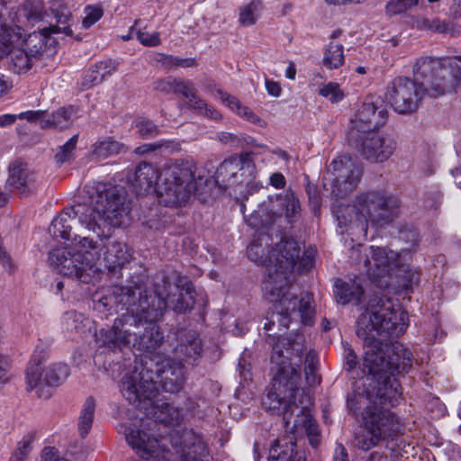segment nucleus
I'll return each instance as SVG.
<instances>
[{
    "instance_id": "obj_11",
    "label": "nucleus",
    "mask_w": 461,
    "mask_h": 461,
    "mask_svg": "<svg viewBox=\"0 0 461 461\" xmlns=\"http://www.w3.org/2000/svg\"><path fill=\"white\" fill-rule=\"evenodd\" d=\"M145 325V314L141 312H123L117 317L113 324L101 329L97 334L100 348L112 352H122L130 348Z\"/></svg>"
},
{
    "instance_id": "obj_35",
    "label": "nucleus",
    "mask_w": 461,
    "mask_h": 461,
    "mask_svg": "<svg viewBox=\"0 0 461 461\" xmlns=\"http://www.w3.org/2000/svg\"><path fill=\"white\" fill-rule=\"evenodd\" d=\"M273 206L274 210L283 211V216L290 223L295 221L300 216V203L292 191H287L284 196L276 195L273 198Z\"/></svg>"
},
{
    "instance_id": "obj_25",
    "label": "nucleus",
    "mask_w": 461,
    "mask_h": 461,
    "mask_svg": "<svg viewBox=\"0 0 461 461\" xmlns=\"http://www.w3.org/2000/svg\"><path fill=\"white\" fill-rule=\"evenodd\" d=\"M127 443L142 459L149 460L158 456V440L141 429L129 428L125 433Z\"/></svg>"
},
{
    "instance_id": "obj_45",
    "label": "nucleus",
    "mask_w": 461,
    "mask_h": 461,
    "mask_svg": "<svg viewBox=\"0 0 461 461\" xmlns=\"http://www.w3.org/2000/svg\"><path fill=\"white\" fill-rule=\"evenodd\" d=\"M261 10V0H251L248 5L240 7L239 14L240 24L242 26H251L255 24Z\"/></svg>"
},
{
    "instance_id": "obj_55",
    "label": "nucleus",
    "mask_w": 461,
    "mask_h": 461,
    "mask_svg": "<svg viewBox=\"0 0 461 461\" xmlns=\"http://www.w3.org/2000/svg\"><path fill=\"white\" fill-rule=\"evenodd\" d=\"M104 81L100 70L96 67L91 68L82 78L81 86L83 88L88 89L94 86L99 85Z\"/></svg>"
},
{
    "instance_id": "obj_4",
    "label": "nucleus",
    "mask_w": 461,
    "mask_h": 461,
    "mask_svg": "<svg viewBox=\"0 0 461 461\" xmlns=\"http://www.w3.org/2000/svg\"><path fill=\"white\" fill-rule=\"evenodd\" d=\"M402 201L385 190H368L358 194L354 204L338 206L336 217L339 226L356 227L367 232L368 225L382 228L392 223L400 215Z\"/></svg>"
},
{
    "instance_id": "obj_5",
    "label": "nucleus",
    "mask_w": 461,
    "mask_h": 461,
    "mask_svg": "<svg viewBox=\"0 0 461 461\" xmlns=\"http://www.w3.org/2000/svg\"><path fill=\"white\" fill-rule=\"evenodd\" d=\"M186 381V372L181 363L167 362L163 366L156 365L152 370L142 366L138 371L125 375L121 381V393L122 396L135 406L141 402L150 403V400L158 395L159 383L161 389L169 393H177L184 388Z\"/></svg>"
},
{
    "instance_id": "obj_51",
    "label": "nucleus",
    "mask_w": 461,
    "mask_h": 461,
    "mask_svg": "<svg viewBox=\"0 0 461 461\" xmlns=\"http://www.w3.org/2000/svg\"><path fill=\"white\" fill-rule=\"evenodd\" d=\"M158 61H161L164 66L168 68H193L197 66V61L194 58L181 59L172 55L160 54V59H158Z\"/></svg>"
},
{
    "instance_id": "obj_1",
    "label": "nucleus",
    "mask_w": 461,
    "mask_h": 461,
    "mask_svg": "<svg viewBox=\"0 0 461 461\" xmlns=\"http://www.w3.org/2000/svg\"><path fill=\"white\" fill-rule=\"evenodd\" d=\"M408 327V314L394 308L390 300L380 294L368 300L367 307L357 321L356 333L364 340L362 364L364 390L369 404L361 413V430L356 434L354 445L367 451L385 442L394 458L402 456L398 438L404 432L402 420L390 410L402 399V388L396 375L412 367V353L402 344L384 343L376 335L399 337Z\"/></svg>"
},
{
    "instance_id": "obj_46",
    "label": "nucleus",
    "mask_w": 461,
    "mask_h": 461,
    "mask_svg": "<svg viewBox=\"0 0 461 461\" xmlns=\"http://www.w3.org/2000/svg\"><path fill=\"white\" fill-rule=\"evenodd\" d=\"M418 4L419 0H389L385 5V13L389 16L401 14Z\"/></svg>"
},
{
    "instance_id": "obj_30",
    "label": "nucleus",
    "mask_w": 461,
    "mask_h": 461,
    "mask_svg": "<svg viewBox=\"0 0 461 461\" xmlns=\"http://www.w3.org/2000/svg\"><path fill=\"white\" fill-rule=\"evenodd\" d=\"M74 209L75 205L71 208H67L52 220L49 231L53 237L72 241L74 235L71 234V230L77 224L86 228V224L79 221V216L75 213Z\"/></svg>"
},
{
    "instance_id": "obj_44",
    "label": "nucleus",
    "mask_w": 461,
    "mask_h": 461,
    "mask_svg": "<svg viewBox=\"0 0 461 461\" xmlns=\"http://www.w3.org/2000/svg\"><path fill=\"white\" fill-rule=\"evenodd\" d=\"M10 53V69L16 74L27 72L32 68V56L24 50L17 49Z\"/></svg>"
},
{
    "instance_id": "obj_20",
    "label": "nucleus",
    "mask_w": 461,
    "mask_h": 461,
    "mask_svg": "<svg viewBox=\"0 0 461 461\" xmlns=\"http://www.w3.org/2000/svg\"><path fill=\"white\" fill-rule=\"evenodd\" d=\"M69 375V367L64 363H55L50 365L44 370L41 367V362L37 357H33L26 368L27 390L31 391L38 388L39 396L48 398L50 393H44L43 386H59Z\"/></svg>"
},
{
    "instance_id": "obj_6",
    "label": "nucleus",
    "mask_w": 461,
    "mask_h": 461,
    "mask_svg": "<svg viewBox=\"0 0 461 461\" xmlns=\"http://www.w3.org/2000/svg\"><path fill=\"white\" fill-rule=\"evenodd\" d=\"M87 194L88 203H77L74 211L88 230L95 231L97 221L103 219L113 226L120 225L122 217L130 212L126 192L122 187L97 182L93 186H87Z\"/></svg>"
},
{
    "instance_id": "obj_8",
    "label": "nucleus",
    "mask_w": 461,
    "mask_h": 461,
    "mask_svg": "<svg viewBox=\"0 0 461 461\" xmlns=\"http://www.w3.org/2000/svg\"><path fill=\"white\" fill-rule=\"evenodd\" d=\"M194 173V166L188 161L165 164L157 183L159 203L165 206L185 204L196 187Z\"/></svg>"
},
{
    "instance_id": "obj_9",
    "label": "nucleus",
    "mask_w": 461,
    "mask_h": 461,
    "mask_svg": "<svg viewBox=\"0 0 461 461\" xmlns=\"http://www.w3.org/2000/svg\"><path fill=\"white\" fill-rule=\"evenodd\" d=\"M127 285H113L107 293L95 301V309L100 312L113 314V308L125 310V312H141L146 314L145 305H151L155 291L143 288L142 276H131Z\"/></svg>"
},
{
    "instance_id": "obj_32",
    "label": "nucleus",
    "mask_w": 461,
    "mask_h": 461,
    "mask_svg": "<svg viewBox=\"0 0 461 461\" xmlns=\"http://www.w3.org/2000/svg\"><path fill=\"white\" fill-rule=\"evenodd\" d=\"M158 176H160V168L148 162H140L136 167L132 183L137 194H143L153 189L157 192Z\"/></svg>"
},
{
    "instance_id": "obj_43",
    "label": "nucleus",
    "mask_w": 461,
    "mask_h": 461,
    "mask_svg": "<svg viewBox=\"0 0 461 461\" xmlns=\"http://www.w3.org/2000/svg\"><path fill=\"white\" fill-rule=\"evenodd\" d=\"M95 401L92 396L86 399L78 417V430L81 438H86L89 433L95 416Z\"/></svg>"
},
{
    "instance_id": "obj_36",
    "label": "nucleus",
    "mask_w": 461,
    "mask_h": 461,
    "mask_svg": "<svg viewBox=\"0 0 461 461\" xmlns=\"http://www.w3.org/2000/svg\"><path fill=\"white\" fill-rule=\"evenodd\" d=\"M268 461H306V459L304 456H298L294 441L290 440L281 445L276 439L269 449Z\"/></svg>"
},
{
    "instance_id": "obj_62",
    "label": "nucleus",
    "mask_w": 461,
    "mask_h": 461,
    "mask_svg": "<svg viewBox=\"0 0 461 461\" xmlns=\"http://www.w3.org/2000/svg\"><path fill=\"white\" fill-rule=\"evenodd\" d=\"M344 367L348 372L352 371L357 365V357L348 344L344 345Z\"/></svg>"
},
{
    "instance_id": "obj_29",
    "label": "nucleus",
    "mask_w": 461,
    "mask_h": 461,
    "mask_svg": "<svg viewBox=\"0 0 461 461\" xmlns=\"http://www.w3.org/2000/svg\"><path fill=\"white\" fill-rule=\"evenodd\" d=\"M174 350L175 355L185 363L196 365L203 354L202 340L195 331L188 330L181 337Z\"/></svg>"
},
{
    "instance_id": "obj_50",
    "label": "nucleus",
    "mask_w": 461,
    "mask_h": 461,
    "mask_svg": "<svg viewBox=\"0 0 461 461\" xmlns=\"http://www.w3.org/2000/svg\"><path fill=\"white\" fill-rule=\"evenodd\" d=\"M364 390V377L361 379V385H357L355 391L347 397V407L348 411L356 414L362 407V400H366V393H360Z\"/></svg>"
},
{
    "instance_id": "obj_16",
    "label": "nucleus",
    "mask_w": 461,
    "mask_h": 461,
    "mask_svg": "<svg viewBox=\"0 0 461 461\" xmlns=\"http://www.w3.org/2000/svg\"><path fill=\"white\" fill-rule=\"evenodd\" d=\"M145 325L137 336L132 347L139 350L153 353L163 343L164 336L157 321L163 316L167 303L161 296L154 295L151 305H145Z\"/></svg>"
},
{
    "instance_id": "obj_61",
    "label": "nucleus",
    "mask_w": 461,
    "mask_h": 461,
    "mask_svg": "<svg viewBox=\"0 0 461 461\" xmlns=\"http://www.w3.org/2000/svg\"><path fill=\"white\" fill-rule=\"evenodd\" d=\"M221 100L231 110L233 111L234 113H238V112L240 110L241 106L243 105L240 100L233 96V95H230V94L222 91V90H218L217 91Z\"/></svg>"
},
{
    "instance_id": "obj_23",
    "label": "nucleus",
    "mask_w": 461,
    "mask_h": 461,
    "mask_svg": "<svg viewBox=\"0 0 461 461\" xmlns=\"http://www.w3.org/2000/svg\"><path fill=\"white\" fill-rule=\"evenodd\" d=\"M387 117L388 112L381 101H365L351 120L352 127L349 131L361 135L375 131L385 124Z\"/></svg>"
},
{
    "instance_id": "obj_2",
    "label": "nucleus",
    "mask_w": 461,
    "mask_h": 461,
    "mask_svg": "<svg viewBox=\"0 0 461 461\" xmlns=\"http://www.w3.org/2000/svg\"><path fill=\"white\" fill-rule=\"evenodd\" d=\"M272 345L271 362L277 367L271 385L262 398L263 406L273 414L283 415L288 425L294 410L301 408L295 402L299 393L301 369L305 347L301 336L268 335Z\"/></svg>"
},
{
    "instance_id": "obj_13",
    "label": "nucleus",
    "mask_w": 461,
    "mask_h": 461,
    "mask_svg": "<svg viewBox=\"0 0 461 461\" xmlns=\"http://www.w3.org/2000/svg\"><path fill=\"white\" fill-rule=\"evenodd\" d=\"M96 252L77 251L71 253L65 249H53L49 254V261L57 271L65 276L75 277L88 284L98 276Z\"/></svg>"
},
{
    "instance_id": "obj_34",
    "label": "nucleus",
    "mask_w": 461,
    "mask_h": 461,
    "mask_svg": "<svg viewBox=\"0 0 461 461\" xmlns=\"http://www.w3.org/2000/svg\"><path fill=\"white\" fill-rule=\"evenodd\" d=\"M334 295L339 303L358 305L364 296V288L357 280L338 279L334 285Z\"/></svg>"
},
{
    "instance_id": "obj_22",
    "label": "nucleus",
    "mask_w": 461,
    "mask_h": 461,
    "mask_svg": "<svg viewBox=\"0 0 461 461\" xmlns=\"http://www.w3.org/2000/svg\"><path fill=\"white\" fill-rule=\"evenodd\" d=\"M162 283L164 291L163 293L157 292V294L165 300L167 307L180 314L192 310L194 303V294L195 291L190 281L178 276L174 286L171 285L167 277H164Z\"/></svg>"
},
{
    "instance_id": "obj_54",
    "label": "nucleus",
    "mask_w": 461,
    "mask_h": 461,
    "mask_svg": "<svg viewBox=\"0 0 461 461\" xmlns=\"http://www.w3.org/2000/svg\"><path fill=\"white\" fill-rule=\"evenodd\" d=\"M85 14L86 15L82 21V27L88 29L102 18L104 12L100 7L87 6L85 9Z\"/></svg>"
},
{
    "instance_id": "obj_19",
    "label": "nucleus",
    "mask_w": 461,
    "mask_h": 461,
    "mask_svg": "<svg viewBox=\"0 0 461 461\" xmlns=\"http://www.w3.org/2000/svg\"><path fill=\"white\" fill-rule=\"evenodd\" d=\"M332 176L331 194L340 199L353 192L358 185L362 170L348 155L334 159L330 165Z\"/></svg>"
},
{
    "instance_id": "obj_17",
    "label": "nucleus",
    "mask_w": 461,
    "mask_h": 461,
    "mask_svg": "<svg viewBox=\"0 0 461 461\" xmlns=\"http://www.w3.org/2000/svg\"><path fill=\"white\" fill-rule=\"evenodd\" d=\"M246 173L249 176L256 173L252 152H242L225 158L216 169L215 183L223 190L243 185Z\"/></svg>"
},
{
    "instance_id": "obj_27",
    "label": "nucleus",
    "mask_w": 461,
    "mask_h": 461,
    "mask_svg": "<svg viewBox=\"0 0 461 461\" xmlns=\"http://www.w3.org/2000/svg\"><path fill=\"white\" fill-rule=\"evenodd\" d=\"M136 407L143 411L148 418L169 426H178L183 419L180 409L168 402H163L160 406H156L153 400H150V403H146L143 400L141 404Z\"/></svg>"
},
{
    "instance_id": "obj_14",
    "label": "nucleus",
    "mask_w": 461,
    "mask_h": 461,
    "mask_svg": "<svg viewBox=\"0 0 461 461\" xmlns=\"http://www.w3.org/2000/svg\"><path fill=\"white\" fill-rule=\"evenodd\" d=\"M348 142L355 147L366 160L383 163L388 160L396 149V140L390 134L369 131L356 135V131H348Z\"/></svg>"
},
{
    "instance_id": "obj_60",
    "label": "nucleus",
    "mask_w": 461,
    "mask_h": 461,
    "mask_svg": "<svg viewBox=\"0 0 461 461\" xmlns=\"http://www.w3.org/2000/svg\"><path fill=\"white\" fill-rule=\"evenodd\" d=\"M239 116L244 118L248 122L258 125L260 127H265L266 122L259 116H258L248 106L242 105L240 110L237 113Z\"/></svg>"
},
{
    "instance_id": "obj_31",
    "label": "nucleus",
    "mask_w": 461,
    "mask_h": 461,
    "mask_svg": "<svg viewBox=\"0 0 461 461\" xmlns=\"http://www.w3.org/2000/svg\"><path fill=\"white\" fill-rule=\"evenodd\" d=\"M282 216L283 211L274 210L273 197H268L267 201H264L256 211L244 218L251 228L262 230L271 227Z\"/></svg>"
},
{
    "instance_id": "obj_64",
    "label": "nucleus",
    "mask_w": 461,
    "mask_h": 461,
    "mask_svg": "<svg viewBox=\"0 0 461 461\" xmlns=\"http://www.w3.org/2000/svg\"><path fill=\"white\" fill-rule=\"evenodd\" d=\"M47 113L45 111L38 110V111H27L18 114L20 119H26L28 122H34L40 121L41 124L42 120H46Z\"/></svg>"
},
{
    "instance_id": "obj_39",
    "label": "nucleus",
    "mask_w": 461,
    "mask_h": 461,
    "mask_svg": "<svg viewBox=\"0 0 461 461\" xmlns=\"http://www.w3.org/2000/svg\"><path fill=\"white\" fill-rule=\"evenodd\" d=\"M76 118V110L73 106L61 107L54 112L46 120L41 121V127L67 128Z\"/></svg>"
},
{
    "instance_id": "obj_26",
    "label": "nucleus",
    "mask_w": 461,
    "mask_h": 461,
    "mask_svg": "<svg viewBox=\"0 0 461 461\" xmlns=\"http://www.w3.org/2000/svg\"><path fill=\"white\" fill-rule=\"evenodd\" d=\"M131 258V253L125 243L112 241L105 247L103 262L109 273L120 277L122 268L130 262Z\"/></svg>"
},
{
    "instance_id": "obj_18",
    "label": "nucleus",
    "mask_w": 461,
    "mask_h": 461,
    "mask_svg": "<svg viewBox=\"0 0 461 461\" xmlns=\"http://www.w3.org/2000/svg\"><path fill=\"white\" fill-rule=\"evenodd\" d=\"M269 241L270 237L267 233L259 232L258 236L255 237L247 248L248 258L257 265L266 267V277H268L270 267L276 269V273H278L282 261L285 260L291 254L287 249H283V245H287L289 242H297L293 239L281 240L279 243L276 244L275 248L269 250Z\"/></svg>"
},
{
    "instance_id": "obj_53",
    "label": "nucleus",
    "mask_w": 461,
    "mask_h": 461,
    "mask_svg": "<svg viewBox=\"0 0 461 461\" xmlns=\"http://www.w3.org/2000/svg\"><path fill=\"white\" fill-rule=\"evenodd\" d=\"M305 379L310 386H314L320 384L321 378L317 375L316 364L313 361V357L309 353L306 356V366L304 368Z\"/></svg>"
},
{
    "instance_id": "obj_52",
    "label": "nucleus",
    "mask_w": 461,
    "mask_h": 461,
    "mask_svg": "<svg viewBox=\"0 0 461 461\" xmlns=\"http://www.w3.org/2000/svg\"><path fill=\"white\" fill-rule=\"evenodd\" d=\"M32 436L27 435L18 443L16 451L10 457L9 461H24L26 456L32 450L31 444L32 442Z\"/></svg>"
},
{
    "instance_id": "obj_58",
    "label": "nucleus",
    "mask_w": 461,
    "mask_h": 461,
    "mask_svg": "<svg viewBox=\"0 0 461 461\" xmlns=\"http://www.w3.org/2000/svg\"><path fill=\"white\" fill-rule=\"evenodd\" d=\"M136 37L138 41L144 46L155 47L158 46L161 43L158 32L149 34L148 32L137 31Z\"/></svg>"
},
{
    "instance_id": "obj_3",
    "label": "nucleus",
    "mask_w": 461,
    "mask_h": 461,
    "mask_svg": "<svg viewBox=\"0 0 461 461\" xmlns=\"http://www.w3.org/2000/svg\"><path fill=\"white\" fill-rule=\"evenodd\" d=\"M291 254L283 260L276 269L269 268L268 277L263 281V290L266 298L274 303L280 325L288 328L293 321L300 320L304 325H312L315 313L312 306L313 299L311 294H304L298 298L288 293L289 277L294 269L295 258L298 257L299 245L297 242H289L283 245Z\"/></svg>"
},
{
    "instance_id": "obj_57",
    "label": "nucleus",
    "mask_w": 461,
    "mask_h": 461,
    "mask_svg": "<svg viewBox=\"0 0 461 461\" xmlns=\"http://www.w3.org/2000/svg\"><path fill=\"white\" fill-rule=\"evenodd\" d=\"M443 199V194L438 190L426 192L423 205L426 209L437 210Z\"/></svg>"
},
{
    "instance_id": "obj_10",
    "label": "nucleus",
    "mask_w": 461,
    "mask_h": 461,
    "mask_svg": "<svg viewBox=\"0 0 461 461\" xmlns=\"http://www.w3.org/2000/svg\"><path fill=\"white\" fill-rule=\"evenodd\" d=\"M399 254L387 248L358 245L353 248L350 259L365 271L372 283L379 287L389 285L385 279L393 267L397 266Z\"/></svg>"
},
{
    "instance_id": "obj_49",
    "label": "nucleus",
    "mask_w": 461,
    "mask_h": 461,
    "mask_svg": "<svg viewBox=\"0 0 461 461\" xmlns=\"http://www.w3.org/2000/svg\"><path fill=\"white\" fill-rule=\"evenodd\" d=\"M137 132L141 138L150 139L159 134V128L152 121L140 118L136 121Z\"/></svg>"
},
{
    "instance_id": "obj_33",
    "label": "nucleus",
    "mask_w": 461,
    "mask_h": 461,
    "mask_svg": "<svg viewBox=\"0 0 461 461\" xmlns=\"http://www.w3.org/2000/svg\"><path fill=\"white\" fill-rule=\"evenodd\" d=\"M412 26L420 31H429L434 33H447L453 37L458 36L461 26L453 22L441 20L438 17L432 19L417 15L412 19Z\"/></svg>"
},
{
    "instance_id": "obj_37",
    "label": "nucleus",
    "mask_w": 461,
    "mask_h": 461,
    "mask_svg": "<svg viewBox=\"0 0 461 461\" xmlns=\"http://www.w3.org/2000/svg\"><path fill=\"white\" fill-rule=\"evenodd\" d=\"M345 61L344 46L337 41H330L323 52L322 64L328 69H337Z\"/></svg>"
},
{
    "instance_id": "obj_28",
    "label": "nucleus",
    "mask_w": 461,
    "mask_h": 461,
    "mask_svg": "<svg viewBox=\"0 0 461 461\" xmlns=\"http://www.w3.org/2000/svg\"><path fill=\"white\" fill-rule=\"evenodd\" d=\"M56 41L51 37V33L46 27L38 32L30 33L24 41V50L34 59H39L43 55H52L55 52Z\"/></svg>"
},
{
    "instance_id": "obj_15",
    "label": "nucleus",
    "mask_w": 461,
    "mask_h": 461,
    "mask_svg": "<svg viewBox=\"0 0 461 461\" xmlns=\"http://www.w3.org/2000/svg\"><path fill=\"white\" fill-rule=\"evenodd\" d=\"M426 94V88L416 80L397 77L388 86L386 97L396 113L407 114L418 109Z\"/></svg>"
},
{
    "instance_id": "obj_12",
    "label": "nucleus",
    "mask_w": 461,
    "mask_h": 461,
    "mask_svg": "<svg viewBox=\"0 0 461 461\" xmlns=\"http://www.w3.org/2000/svg\"><path fill=\"white\" fill-rule=\"evenodd\" d=\"M446 59L421 57L417 59L413 66V74L416 80L426 88L427 95L430 97H438L454 90L457 84L450 71V68L444 64Z\"/></svg>"
},
{
    "instance_id": "obj_24",
    "label": "nucleus",
    "mask_w": 461,
    "mask_h": 461,
    "mask_svg": "<svg viewBox=\"0 0 461 461\" xmlns=\"http://www.w3.org/2000/svg\"><path fill=\"white\" fill-rule=\"evenodd\" d=\"M7 185L17 191L21 198L34 194L39 186L36 175L21 161L10 165Z\"/></svg>"
},
{
    "instance_id": "obj_48",
    "label": "nucleus",
    "mask_w": 461,
    "mask_h": 461,
    "mask_svg": "<svg viewBox=\"0 0 461 461\" xmlns=\"http://www.w3.org/2000/svg\"><path fill=\"white\" fill-rule=\"evenodd\" d=\"M78 140V135L72 136L65 144L59 147L58 152L55 154V160L59 164L69 160L73 156V151L76 149Z\"/></svg>"
},
{
    "instance_id": "obj_63",
    "label": "nucleus",
    "mask_w": 461,
    "mask_h": 461,
    "mask_svg": "<svg viewBox=\"0 0 461 461\" xmlns=\"http://www.w3.org/2000/svg\"><path fill=\"white\" fill-rule=\"evenodd\" d=\"M72 244L78 245L84 251H91L97 249V242L88 237H81L74 234Z\"/></svg>"
},
{
    "instance_id": "obj_7",
    "label": "nucleus",
    "mask_w": 461,
    "mask_h": 461,
    "mask_svg": "<svg viewBox=\"0 0 461 461\" xmlns=\"http://www.w3.org/2000/svg\"><path fill=\"white\" fill-rule=\"evenodd\" d=\"M45 16L41 3L26 1L21 7L11 1L0 0V61L9 54L25 32Z\"/></svg>"
},
{
    "instance_id": "obj_59",
    "label": "nucleus",
    "mask_w": 461,
    "mask_h": 461,
    "mask_svg": "<svg viewBox=\"0 0 461 461\" xmlns=\"http://www.w3.org/2000/svg\"><path fill=\"white\" fill-rule=\"evenodd\" d=\"M118 65L119 63L116 60L108 59L96 63L95 66L97 70H100V74L104 80L117 70Z\"/></svg>"
},
{
    "instance_id": "obj_41",
    "label": "nucleus",
    "mask_w": 461,
    "mask_h": 461,
    "mask_svg": "<svg viewBox=\"0 0 461 461\" xmlns=\"http://www.w3.org/2000/svg\"><path fill=\"white\" fill-rule=\"evenodd\" d=\"M88 319L76 311H68L62 316V329L68 334L83 333L86 328Z\"/></svg>"
},
{
    "instance_id": "obj_42",
    "label": "nucleus",
    "mask_w": 461,
    "mask_h": 461,
    "mask_svg": "<svg viewBox=\"0 0 461 461\" xmlns=\"http://www.w3.org/2000/svg\"><path fill=\"white\" fill-rule=\"evenodd\" d=\"M52 13L56 19V24L46 27V29L52 33L62 32L68 36H72L73 31L70 28V20L72 18L71 12L68 8L59 5L52 9Z\"/></svg>"
},
{
    "instance_id": "obj_21",
    "label": "nucleus",
    "mask_w": 461,
    "mask_h": 461,
    "mask_svg": "<svg viewBox=\"0 0 461 461\" xmlns=\"http://www.w3.org/2000/svg\"><path fill=\"white\" fill-rule=\"evenodd\" d=\"M155 89L158 92L165 94H175L181 95L187 100V105L197 111L199 113H203L212 119H218L221 114L218 111L209 106L204 100L201 99L194 91L193 82L190 80H184L174 77H167L166 78L158 80L155 83Z\"/></svg>"
},
{
    "instance_id": "obj_38",
    "label": "nucleus",
    "mask_w": 461,
    "mask_h": 461,
    "mask_svg": "<svg viewBox=\"0 0 461 461\" xmlns=\"http://www.w3.org/2000/svg\"><path fill=\"white\" fill-rule=\"evenodd\" d=\"M300 414L302 417L300 420L298 419L294 420V427L297 428L302 421V425L305 429V433L307 435L310 445L313 447H317L321 441V434L318 423L311 414L305 413V407L303 406L299 409V413L297 416L299 417Z\"/></svg>"
},
{
    "instance_id": "obj_40",
    "label": "nucleus",
    "mask_w": 461,
    "mask_h": 461,
    "mask_svg": "<svg viewBox=\"0 0 461 461\" xmlns=\"http://www.w3.org/2000/svg\"><path fill=\"white\" fill-rule=\"evenodd\" d=\"M124 146L111 137L97 140L92 146L91 154L97 159H105L119 154Z\"/></svg>"
},
{
    "instance_id": "obj_47",
    "label": "nucleus",
    "mask_w": 461,
    "mask_h": 461,
    "mask_svg": "<svg viewBox=\"0 0 461 461\" xmlns=\"http://www.w3.org/2000/svg\"><path fill=\"white\" fill-rule=\"evenodd\" d=\"M319 95L329 99L331 103H339L345 97L343 90L335 82H329L319 89Z\"/></svg>"
},
{
    "instance_id": "obj_56",
    "label": "nucleus",
    "mask_w": 461,
    "mask_h": 461,
    "mask_svg": "<svg viewBox=\"0 0 461 461\" xmlns=\"http://www.w3.org/2000/svg\"><path fill=\"white\" fill-rule=\"evenodd\" d=\"M300 251H301V249H299L298 257L295 258V262H297V260H299V270L301 272L307 271L310 268H312L314 264L315 250L310 248V249L304 250V252L301 258H300ZM295 265H296V263H294V266Z\"/></svg>"
}]
</instances>
